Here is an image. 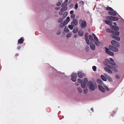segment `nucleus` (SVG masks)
<instances>
[{"instance_id": "f257e3e1", "label": "nucleus", "mask_w": 124, "mask_h": 124, "mask_svg": "<svg viewBox=\"0 0 124 124\" xmlns=\"http://www.w3.org/2000/svg\"><path fill=\"white\" fill-rule=\"evenodd\" d=\"M78 24V21L77 19H74L71 23V25H69V27L70 29L72 30L73 28V27L77 25Z\"/></svg>"}, {"instance_id": "f03ea898", "label": "nucleus", "mask_w": 124, "mask_h": 124, "mask_svg": "<svg viewBox=\"0 0 124 124\" xmlns=\"http://www.w3.org/2000/svg\"><path fill=\"white\" fill-rule=\"evenodd\" d=\"M79 24L81 28H85L87 26L86 22L85 20H83L80 19L79 20Z\"/></svg>"}, {"instance_id": "7ed1b4c3", "label": "nucleus", "mask_w": 124, "mask_h": 124, "mask_svg": "<svg viewBox=\"0 0 124 124\" xmlns=\"http://www.w3.org/2000/svg\"><path fill=\"white\" fill-rule=\"evenodd\" d=\"M106 18L107 20L112 21H116L119 20V18L118 17L112 16H107Z\"/></svg>"}, {"instance_id": "20e7f679", "label": "nucleus", "mask_w": 124, "mask_h": 124, "mask_svg": "<svg viewBox=\"0 0 124 124\" xmlns=\"http://www.w3.org/2000/svg\"><path fill=\"white\" fill-rule=\"evenodd\" d=\"M115 66V67L113 65H108L107 66V67L111 69L114 71L116 72H117L118 71V70L116 68H118V66L116 65Z\"/></svg>"}, {"instance_id": "39448f33", "label": "nucleus", "mask_w": 124, "mask_h": 124, "mask_svg": "<svg viewBox=\"0 0 124 124\" xmlns=\"http://www.w3.org/2000/svg\"><path fill=\"white\" fill-rule=\"evenodd\" d=\"M88 84L90 89L92 91H94L95 89V87L93 82L91 81H90Z\"/></svg>"}, {"instance_id": "423d86ee", "label": "nucleus", "mask_w": 124, "mask_h": 124, "mask_svg": "<svg viewBox=\"0 0 124 124\" xmlns=\"http://www.w3.org/2000/svg\"><path fill=\"white\" fill-rule=\"evenodd\" d=\"M88 83L87 78H85L84 79V83H81V87L83 88H84L85 87L86 84H88Z\"/></svg>"}, {"instance_id": "0eeeda50", "label": "nucleus", "mask_w": 124, "mask_h": 124, "mask_svg": "<svg viewBox=\"0 0 124 124\" xmlns=\"http://www.w3.org/2000/svg\"><path fill=\"white\" fill-rule=\"evenodd\" d=\"M105 62H104L103 64L105 66L107 67V66L108 65V64H111L112 65H115V63L114 62L112 63L110 62V61H109V59H106L105 60Z\"/></svg>"}, {"instance_id": "6e6552de", "label": "nucleus", "mask_w": 124, "mask_h": 124, "mask_svg": "<svg viewBox=\"0 0 124 124\" xmlns=\"http://www.w3.org/2000/svg\"><path fill=\"white\" fill-rule=\"evenodd\" d=\"M111 42L112 45L116 47H119L120 46V44L119 43L115 40H112L111 41Z\"/></svg>"}, {"instance_id": "1a4fd4ad", "label": "nucleus", "mask_w": 124, "mask_h": 124, "mask_svg": "<svg viewBox=\"0 0 124 124\" xmlns=\"http://www.w3.org/2000/svg\"><path fill=\"white\" fill-rule=\"evenodd\" d=\"M109 47L110 49L113 51L116 52L118 51L117 48L115 47L112 45H109Z\"/></svg>"}, {"instance_id": "9d476101", "label": "nucleus", "mask_w": 124, "mask_h": 124, "mask_svg": "<svg viewBox=\"0 0 124 124\" xmlns=\"http://www.w3.org/2000/svg\"><path fill=\"white\" fill-rule=\"evenodd\" d=\"M71 80L74 82H75L77 80V74L76 73H73L71 75Z\"/></svg>"}, {"instance_id": "9b49d317", "label": "nucleus", "mask_w": 124, "mask_h": 124, "mask_svg": "<svg viewBox=\"0 0 124 124\" xmlns=\"http://www.w3.org/2000/svg\"><path fill=\"white\" fill-rule=\"evenodd\" d=\"M78 77L80 78H82L83 76H85V75L83 73L82 71H78Z\"/></svg>"}, {"instance_id": "f8f14e48", "label": "nucleus", "mask_w": 124, "mask_h": 124, "mask_svg": "<svg viewBox=\"0 0 124 124\" xmlns=\"http://www.w3.org/2000/svg\"><path fill=\"white\" fill-rule=\"evenodd\" d=\"M105 49H106L105 51L106 53L112 56L114 55V54L113 52L109 51V49L106 48V47H105Z\"/></svg>"}, {"instance_id": "ddd939ff", "label": "nucleus", "mask_w": 124, "mask_h": 124, "mask_svg": "<svg viewBox=\"0 0 124 124\" xmlns=\"http://www.w3.org/2000/svg\"><path fill=\"white\" fill-rule=\"evenodd\" d=\"M88 34L87 32H86L85 34V39L86 40V43L88 45H89L90 44V43L88 39Z\"/></svg>"}, {"instance_id": "4468645a", "label": "nucleus", "mask_w": 124, "mask_h": 124, "mask_svg": "<svg viewBox=\"0 0 124 124\" xmlns=\"http://www.w3.org/2000/svg\"><path fill=\"white\" fill-rule=\"evenodd\" d=\"M108 67H105L104 69L105 71L110 74H111L112 73V71L110 69H109Z\"/></svg>"}, {"instance_id": "2eb2a0df", "label": "nucleus", "mask_w": 124, "mask_h": 124, "mask_svg": "<svg viewBox=\"0 0 124 124\" xmlns=\"http://www.w3.org/2000/svg\"><path fill=\"white\" fill-rule=\"evenodd\" d=\"M110 28L112 29L115 31H118L119 30V27L116 26H115L112 24L110 26Z\"/></svg>"}, {"instance_id": "dca6fc26", "label": "nucleus", "mask_w": 124, "mask_h": 124, "mask_svg": "<svg viewBox=\"0 0 124 124\" xmlns=\"http://www.w3.org/2000/svg\"><path fill=\"white\" fill-rule=\"evenodd\" d=\"M113 11H114V12L110 11H109L108 12V14L109 15L111 16H116V14L117 13L116 11L114 10Z\"/></svg>"}, {"instance_id": "f3484780", "label": "nucleus", "mask_w": 124, "mask_h": 124, "mask_svg": "<svg viewBox=\"0 0 124 124\" xmlns=\"http://www.w3.org/2000/svg\"><path fill=\"white\" fill-rule=\"evenodd\" d=\"M111 37L113 38L117 41H119L120 40V38L119 37L115 36L113 35H111Z\"/></svg>"}, {"instance_id": "a211bd4d", "label": "nucleus", "mask_w": 124, "mask_h": 124, "mask_svg": "<svg viewBox=\"0 0 124 124\" xmlns=\"http://www.w3.org/2000/svg\"><path fill=\"white\" fill-rule=\"evenodd\" d=\"M99 89L101 91L103 92H105V89L101 85H99L98 86Z\"/></svg>"}, {"instance_id": "6ab92c4d", "label": "nucleus", "mask_w": 124, "mask_h": 124, "mask_svg": "<svg viewBox=\"0 0 124 124\" xmlns=\"http://www.w3.org/2000/svg\"><path fill=\"white\" fill-rule=\"evenodd\" d=\"M95 41H94L95 44L97 46H99V45L100 43V42L99 41V40L97 38H96L95 39H94Z\"/></svg>"}, {"instance_id": "aec40b11", "label": "nucleus", "mask_w": 124, "mask_h": 124, "mask_svg": "<svg viewBox=\"0 0 124 124\" xmlns=\"http://www.w3.org/2000/svg\"><path fill=\"white\" fill-rule=\"evenodd\" d=\"M105 22L106 24L110 25V26L112 24V22L111 21L107 20H105Z\"/></svg>"}, {"instance_id": "412c9836", "label": "nucleus", "mask_w": 124, "mask_h": 124, "mask_svg": "<svg viewBox=\"0 0 124 124\" xmlns=\"http://www.w3.org/2000/svg\"><path fill=\"white\" fill-rule=\"evenodd\" d=\"M119 33H120L118 31H115L113 30L112 35V34H114L115 35L118 36L119 35Z\"/></svg>"}, {"instance_id": "4be33fe9", "label": "nucleus", "mask_w": 124, "mask_h": 124, "mask_svg": "<svg viewBox=\"0 0 124 124\" xmlns=\"http://www.w3.org/2000/svg\"><path fill=\"white\" fill-rule=\"evenodd\" d=\"M104 75L105 76L106 75H107V76H106L107 78V79L108 80H109V81L110 82L112 81V79L108 75H107V74H104Z\"/></svg>"}, {"instance_id": "5701e85b", "label": "nucleus", "mask_w": 124, "mask_h": 124, "mask_svg": "<svg viewBox=\"0 0 124 124\" xmlns=\"http://www.w3.org/2000/svg\"><path fill=\"white\" fill-rule=\"evenodd\" d=\"M90 47L93 50H95V45L94 44H91L90 45Z\"/></svg>"}, {"instance_id": "b1692460", "label": "nucleus", "mask_w": 124, "mask_h": 124, "mask_svg": "<svg viewBox=\"0 0 124 124\" xmlns=\"http://www.w3.org/2000/svg\"><path fill=\"white\" fill-rule=\"evenodd\" d=\"M24 41L23 39L22 38H21L20 39H19L18 41V43H23Z\"/></svg>"}, {"instance_id": "393cba45", "label": "nucleus", "mask_w": 124, "mask_h": 124, "mask_svg": "<svg viewBox=\"0 0 124 124\" xmlns=\"http://www.w3.org/2000/svg\"><path fill=\"white\" fill-rule=\"evenodd\" d=\"M67 9V8L66 7H63V8L61 9V11L62 12H64Z\"/></svg>"}, {"instance_id": "a878e982", "label": "nucleus", "mask_w": 124, "mask_h": 124, "mask_svg": "<svg viewBox=\"0 0 124 124\" xmlns=\"http://www.w3.org/2000/svg\"><path fill=\"white\" fill-rule=\"evenodd\" d=\"M106 9L107 10L113 11L114 10L112 8L109 7H107L106 8Z\"/></svg>"}, {"instance_id": "bb28decb", "label": "nucleus", "mask_w": 124, "mask_h": 124, "mask_svg": "<svg viewBox=\"0 0 124 124\" xmlns=\"http://www.w3.org/2000/svg\"><path fill=\"white\" fill-rule=\"evenodd\" d=\"M101 79L105 81H106L107 79L104 75H101Z\"/></svg>"}, {"instance_id": "cd10ccee", "label": "nucleus", "mask_w": 124, "mask_h": 124, "mask_svg": "<svg viewBox=\"0 0 124 124\" xmlns=\"http://www.w3.org/2000/svg\"><path fill=\"white\" fill-rule=\"evenodd\" d=\"M78 35L82 36L84 34V32L82 31H78Z\"/></svg>"}, {"instance_id": "c85d7f7f", "label": "nucleus", "mask_w": 124, "mask_h": 124, "mask_svg": "<svg viewBox=\"0 0 124 124\" xmlns=\"http://www.w3.org/2000/svg\"><path fill=\"white\" fill-rule=\"evenodd\" d=\"M78 31V28H74L73 30V32L74 33H77Z\"/></svg>"}, {"instance_id": "c756f323", "label": "nucleus", "mask_w": 124, "mask_h": 124, "mask_svg": "<svg viewBox=\"0 0 124 124\" xmlns=\"http://www.w3.org/2000/svg\"><path fill=\"white\" fill-rule=\"evenodd\" d=\"M106 31L108 32L112 33L113 30H111L110 29L107 28L106 30Z\"/></svg>"}, {"instance_id": "7c9ffc66", "label": "nucleus", "mask_w": 124, "mask_h": 124, "mask_svg": "<svg viewBox=\"0 0 124 124\" xmlns=\"http://www.w3.org/2000/svg\"><path fill=\"white\" fill-rule=\"evenodd\" d=\"M69 30L68 27H65L64 29V31L65 32H68Z\"/></svg>"}, {"instance_id": "2f4dec72", "label": "nucleus", "mask_w": 124, "mask_h": 124, "mask_svg": "<svg viewBox=\"0 0 124 124\" xmlns=\"http://www.w3.org/2000/svg\"><path fill=\"white\" fill-rule=\"evenodd\" d=\"M109 61L111 62H112V63H113V62H114L115 63V65H116V63L114 62V60L113 58H110V59Z\"/></svg>"}, {"instance_id": "473e14b6", "label": "nucleus", "mask_w": 124, "mask_h": 124, "mask_svg": "<svg viewBox=\"0 0 124 124\" xmlns=\"http://www.w3.org/2000/svg\"><path fill=\"white\" fill-rule=\"evenodd\" d=\"M68 5V3L64 2L62 5V7H66Z\"/></svg>"}, {"instance_id": "72a5a7b5", "label": "nucleus", "mask_w": 124, "mask_h": 124, "mask_svg": "<svg viewBox=\"0 0 124 124\" xmlns=\"http://www.w3.org/2000/svg\"><path fill=\"white\" fill-rule=\"evenodd\" d=\"M89 38L90 40L91 41H93V37L91 35H90L89 36Z\"/></svg>"}, {"instance_id": "f704fd0d", "label": "nucleus", "mask_w": 124, "mask_h": 124, "mask_svg": "<svg viewBox=\"0 0 124 124\" xmlns=\"http://www.w3.org/2000/svg\"><path fill=\"white\" fill-rule=\"evenodd\" d=\"M85 49L86 51L87 52H88L89 51V47L88 46H87L85 48Z\"/></svg>"}, {"instance_id": "c9c22d12", "label": "nucleus", "mask_w": 124, "mask_h": 124, "mask_svg": "<svg viewBox=\"0 0 124 124\" xmlns=\"http://www.w3.org/2000/svg\"><path fill=\"white\" fill-rule=\"evenodd\" d=\"M97 81L98 83L100 84H102V81L101 80L99 79H97Z\"/></svg>"}, {"instance_id": "e433bc0d", "label": "nucleus", "mask_w": 124, "mask_h": 124, "mask_svg": "<svg viewBox=\"0 0 124 124\" xmlns=\"http://www.w3.org/2000/svg\"><path fill=\"white\" fill-rule=\"evenodd\" d=\"M78 91L80 93H81L82 92V89L80 87L78 88Z\"/></svg>"}, {"instance_id": "4c0bfd02", "label": "nucleus", "mask_w": 124, "mask_h": 124, "mask_svg": "<svg viewBox=\"0 0 124 124\" xmlns=\"http://www.w3.org/2000/svg\"><path fill=\"white\" fill-rule=\"evenodd\" d=\"M75 15L74 14H72L70 16V18L71 19H74L75 18Z\"/></svg>"}, {"instance_id": "58836bf2", "label": "nucleus", "mask_w": 124, "mask_h": 124, "mask_svg": "<svg viewBox=\"0 0 124 124\" xmlns=\"http://www.w3.org/2000/svg\"><path fill=\"white\" fill-rule=\"evenodd\" d=\"M65 25V23H62L60 24V26L61 28H62Z\"/></svg>"}, {"instance_id": "ea45409f", "label": "nucleus", "mask_w": 124, "mask_h": 124, "mask_svg": "<svg viewBox=\"0 0 124 124\" xmlns=\"http://www.w3.org/2000/svg\"><path fill=\"white\" fill-rule=\"evenodd\" d=\"M68 15V12H65L63 14V16L65 17Z\"/></svg>"}, {"instance_id": "a19ab883", "label": "nucleus", "mask_w": 124, "mask_h": 124, "mask_svg": "<svg viewBox=\"0 0 124 124\" xmlns=\"http://www.w3.org/2000/svg\"><path fill=\"white\" fill-rule=\"evenodd\" d=\"M78 81L79 83H80L81 84L82 83H83V82L82 80H81L80 79H78Z\"/></svg>"}, {"instance_id": "79ce46f5", "label": "nucleus", "mask_w": 124, "mask_h": 124, "mask_svg": "<svg viewBox=\"0 0 124 124\" xmlns=\"http://www.w3.org/2000/svg\"><path fill=\"white\" fill-rule=\"evenodd\" d=\"M92 68L93 70L94 71L96 70V67L95 66H93V67Z\"/></svg>"}, {"instance_id": "37998d69", "label": "nucleus", "mask_w": 124, "mask_h": 124, "mask_svg": "<svg viewBox=\"0 0 124 124\" xmlns=\"http://www.w3.org/2000/svg\"><path fill=\"white\" fill-rule=\"evenodd\" d=\"M88 91V90L87 89H85L84 90V93L85 94H86L87 93Z\"/></svg>"}, {"instance_id": "c03bdc74", "label": "nucleus", "mask_w": 124, "mask_h": 124, "mask_svg": "<svg viewBox=\"0 0 124 124\" xmlns=\"http://www.w3.org/2000/svg\"><path fill=\"white\" fill-rule=\"evenodd\" d=\"M70 19L69 17L68 16L67 17L66 19V20L67 21V23H68V22L70 21Z\"/></svg>"}, {"instance_id": "a18cd8bd", "label": "nucleus", "mask_w": 124, "mask_h": 124, "mask_svg": "<svg viewBox=\"0 0 124 124\" xmlns=\"http://www.w3.org/2000/svg\"><path fill=\"white\" fill-rule=\"evenodd\" d=\"M78 7V5L77 3H76L75 5V9H77Z\"/></svg>"}, {"instance_id": "49530a36", "label": "nucleus", "mask_w": 124, "mask_h": 124, "mask_svg": "<svg viewBox=\"0 0 124 124\" xmlns=\"http://www.w3.org/2000/svg\"><path fill=\"white\" fill-rule=\"evenodd\" d=\"M63 20L62 19L60 18L58 20V22L59 23H60L62 22V21Z\"/></svg>"}, {"instance_id": "de8ad7c7", "label": "nucleus", "mask_w": 124, "mask_h": 124, "mask_svg": "<svg viewBox=\"0 0 124 124\" xmlns=\"http://www.w3.org/2000/svg\"><path fill=\"white\" fill-rule=\"evenodd\" d=\"M71 36V34H68L66 35V37L67 38H69Z\"/></svg>"}, {"instance_id": "09e8293b", "label": "nucleus", "mask_w": 124, "mask_h": 124, "mask_svg": "<svg viewBox=\"0 0 124 124\" xmlns=\"http://www.w3.org/2000/svg\"><path fill=\"white\" fill-rule=\"evenodd\" d=\"M92 36L93 38L94 39L97 38L96 36L94 33H93L92 34Z\"/></svg>"}, {"instance_id": "8fccbe9b", "label": "nucleus", "mask_w": 124, "mask_h": 124, "mask_svg": "<svg viewBox=\"0 0 124 124\" xmlns=\"http://www.w3.org/2000/svg\"><path fill=\"white\" fill-rule=\"evenodd\" d=\"M116 77L117 79H119L120 78L119 76L118 75H116Z\"/></svg>"}, {"instance_id": "3c124183", "label": "nucleus", "mask_w": 124, "mask_h": 124, "mask_svg": "<svg viewBox=\"0 0 124 124\" xmlns=\"http://www.w3.org/2000/svg\"><path fill=\"white\" fill-rule=\"evenodd\" d=\"M61 2H58V3H57L56 4V5L57 6H60L61 5Z\"/></svg>"}, {"instance_id": "603ef678", "label": "nucleus", "mask_w": 124, "mask_h": 124, "mask_svg": "<svg viewBox=\"0 0 124 124\" xmlns=\"http://www.w3.org/2000/svg\"><path fill=\"white\" fill-rule=\"evenodd\" d=\"M73 6V4H71L69 6V7L70 8H71Z\"/></svg>"}, {"instance_id": "864d4df0", "label": "nucleus", "mask_w": 124, "mask_h": 124, "mask_svg": "<svg viewBox=\"0 0 124 124\" xmlns=\"http://www.w3.org/2000/svg\"><path fill=\"white\" fill-rule=\"evenodd\" d=\"M63 12H62L61 11L59 12V14L60 15H62L63 14Z\"/></svg>"}, {"instance_id": "5fc2aeb1", "label": "nucleus", "mask_w": 124, "mask_h": 124, "mask_svg": "<svg viewBox=\"0 0 124 124\" xmlns=\"http://www.w3.org/2000/svg\"><path fill=\"white\" fill-rule=\"evenodd\" d=\"M74 13V11L73 10H71L70 11V14H73V13Z\"/></svg>"}, {"instance_id": "6e6d98bb", "label": "nucleus", "mask_w": 124, "mask_h": 124, "mask_svg": "<svg viewBox=\"0 0 124 124\" xmlns=\"http://www.w3.org/2000/svg\"><path fill=\"white\" fill-rule=\"evenodd\" d=\"M105 88L107 91H108L109 90V89L107 86H106V87H105Z\"/></svg>"}, {"instance_id": "4d7b16f0", "label": "nucleus", "mask_w": 124, "mask_h": 124, "mask_svg": "<svg viewBox=\"0 0 124 124\" xmlns=\"http://www.w3.org/2000/svg\"><path fill=\"white\" fill-rule=\"evenodd\" d=\"M80 3L82 5H83L84 4V2L83 1H81L80 2Z\"/></svg>"}, {"instance_id": "13d9d810", "label": "nucleus", "mask_w": 124, "mask_h": 124, "mask_svg": "<svg viewBox=\"0 0 124 124\" xmlns=\"http://www.w3.org/2000/svg\"><path fill=\"white\" fill-rule=\"evenodd\" d=\"M67 21L66 20H65L63 22V23H65V24H67L68 23H67Z\"/></svg>"}, {"instance_id": "bf43d9fd", "label": "nucleus", "mask_w": 124, "mask_h": 124, "mask_svg": "<svg viewBox=\"0 0 124 124\" xmlns=\"http://www.w3.org/2000/svg\"><path fill=\"white\" fill-rule=\"evenodd\" d=\"M55 9L56 10H57L59 9L60 8H58V7H56L55 8Z\"/></svg>"}, {"instance_id": "052dcab7", "label": "nucleus", "mask_w": 124, "mask_h": 124, "mask_svg": "<svg viewBox=\"0 0 124 124\" xmlns=\"http://www.w3.org/2000/svg\"><path fill=\"white\" fill-rule=\"evenodd\" d=\"M61 32L60 31H59L58 32H57V34L58 35H59L61 34Z\"/></svg>"}, {"instance_id": "680f3d73", "label": "nucleus", "mask_w": 124, "mask_h": 124, "mask_svg": "<svg viewBox=\"0 0 124 124\" xmlns=\"http://www.w3.org/2000/svg\"><path fill=\"white\" fill-rule=\"evenodd\" d=\"M21 48V46H19L17 47V49H19Z\"/></svg>"}, {"instance_id": "e2e57ef3", "label": "nucleus", "mask_w": 124, "mask_h": 124, "mask_svg": "<svg viewBox=\"0 0 124 124\" xmlns=\"http://www.w3.org/2000/svg\"><path fill=\"white\" fill-rule=\"evenodd\" d=\"M79 83H76V85L77 86H78V85H79Z\"/></svg>"}, {"instance_id": "0e129e2a", "label": "nucleus", "mask_w": 124, "mask_h": 124, "mask_svg": "<svg viewBox=\"0 0 124 124\" xmlns=\"http://www.w3.org/2000/svg\"><path fill=\"white\" fill-rule=\"evenodd\" d=\"M68 0H65V1L64 2H65V3H67V2Z\"/></svg>"}, {"instance_id": "69168bd1", "label": "nucleus", "mask_w": 124, "mask_h": 124, "mask_svg": "<svg viewBox=\"0 0 124 124\" xmlns=\"http://www.w3.org/2000/svg\"><path fill=\"white\" fill-rule=\"evenodd\" d=\"M113 24L116 25H117V23L116 22H114V23Z\"/></svg>"}, {"instance_id": "338daca9", "label": "nucleus", "mask_w": 124, "mask_h": 124, "mask_svg": "<svg viewBox=\"0 0 124 124\" xmlns=\"http://www.w3.org/2000/svg\"><path fill=\"white\" fill-rule=\"evenodd\" d=\"M91 110H92V111H93V112L94 111H93V108H92L91 109Z\"/></svg>"}, {"instance_id": "774afa93", "label": "nucleus", "mask_w": 124, "mask_h": 124, "mask_svg": "<svg viewBox=\"0 0 124 124\" xmlns=\"http://www.w3.org/2000/svg\"><path fill=\"white\" fill-rule=\"evenodd\" d=\"M77 37V35H74V38H76V37Z\"/></svg>"}]
</instances>
